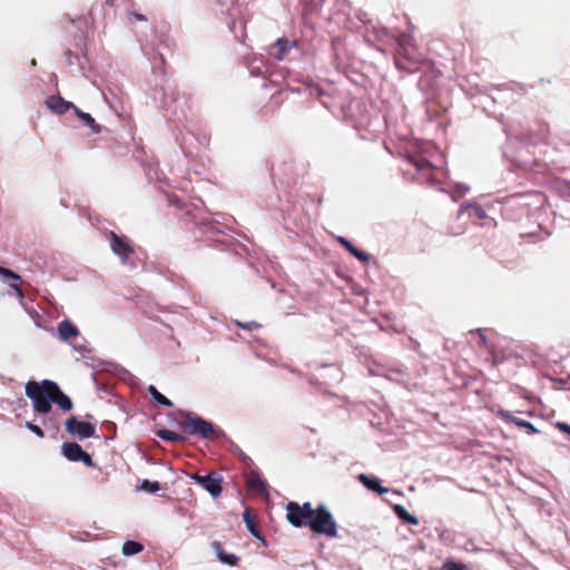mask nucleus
<instances>
[{"label": "nucleus", "mask_w": 570, "mask_h": 570, "mask_svg": "<svg viewBox=\"0 0 570 570\" xmlns=\"http://www.w3.org/2000/svg\"><path fill=\"white\" fill-rule=\"evenodd\" d=\"M498 415L504 420L505 422L508 423H513L515 424L519 428H524V424L527 423L525 420L523 419H520L518 416H514L510 411H507V410H499L498 411Z\"/></svg>", "instance_id": "4be33fe9"}, {"label": "nucleus", "mask_w": 570, "mask_h": 570, "mask_svg": "<svg viewBox=\"0 0 570 570\" xmlns=\"http://www.w3.org/2000/svg\"><path fill=\"white\" fill-rule=\"evenodd\" d=\"M481 340H482V342H484V343H485V337H484V335H481Z\"/></svg>", "instance_id": "58836bf2"}, {"label": "nucleus", "mask_w": 570, "mask_h": 570, "mask_svg": "<svg viewBox=\"0 0 570 570\" xmlns=\"http://www.w3.org/2000/svg\"><path fill=\"white\" fill-rule=\"evenodd\" d=\"M311 530L317 534H324L330 538L337 537V524L333 514L325 505L320 504L313 510L311 520L308 521Z\"/></svg>", "instance_id": "20e7f679"}, {"label": "nucleus", "mask_w": 570, "mask_h": 570, "mask_svg": "<svg viewBox=\"0 0 570 570\" xmlns=\"http://www.w3.org/2000/svg\"><path fill=\"white\" fill-rule=\"evenodd\" d=\"M358 480L365 488L379 494H384L389 491L387 488H384L380 484V481L376 478L368 476L367 474H360Z\"/></svg>", "instance_id": "4468645a"}, {"label": "nucleus", "mask_w": 570, "mask_h": 570, "mask_svg": "<svg viewBox=\"0 0 570 570\" xmlns=\"http://www.w3.org/2000/svg\"><path fill=\"white\" fill-rule=\"evenodd\" d=\"M183 431L189 435H200L204 439L216 441L224 435V431L203 417L188 413L180 422Z\"/></svg>", "instance_id": "7ed1b4c3"}, {"label": "nucleus", "mask_w": 570, "mask_h": 570, "mask_svg": "<svg viewBox=\"0 0 570 570\" xmlns=\"http://www.w3.org/2000/svg\"><path fill=\"white\" fill-rule=\"evenodd\" d=\"M441 570H470L469 567L462 562H458L452 558L444 561Z\"/></svg>", "instance_id": "393cba45"}, {"label": "nucleus", "mask_w": 570, "mask_h": 570, "mask_svg": "<svg viewBox=\"0 0 570 570\" xmlns=\"http://www.w3.org/2000/svg\"><path fill=\"white\" fill-rule=\"evenodd\" d=\"M58 334L60 340L69 341L72 337L78 336L79 331L70 321H62L58 324Z\"/></svg>", "instance_id": "ddd939ff"}, {"label": "nucleus", "mask_w": 570, "mask_h": 570, "mask_svg": "<svg viewBox=\"0 0 570 570\" xmlns=\"http://www.w3.org/2000/svg\"><path fill=\"white\" fill-rule=\"evenodd\" d=\"M465 232V227L462 225L459 226H446L443 234L445 236H459L462 235Z\"/></svg>", "instance_id": "bb28decb"}, {"label": "nucleus", "mask_w": 570, "mask_h": 570, "mask_svg": "<svg viewBox=\"0 0 570 570\" xmlns=\"http://www.w3.org/2000/svg\"><path fill=\"white\" fill-rule=\"evenodd\" d=\"M465 212H469L470 216H475L478 219H483L487 217L485 210L480 205L463 204L460 207L455 219H460Z\"/></svg>", "instance_id": "2eb2a0df"}, {"label": "nucleus", "mask_w": 570, "mask_h": 570, "mask_svg": "<svg viewBox=\"0 0 570 570\" xmlns=\"http://www.w3.org/2000/svg\"><path fill=\"white\" fill-rule=\"evenodd\" d=\"M116 0H106V3L110 7L115 6Z\"/></svg>", "instance_id": "c9c22d12"}, {"label": "nucleus", "mask_w": 570, "mask_h": 570, "mask_svg": "<svg viewBox=\"0 0 570 570\" xmlns=\"http://www.w3.org/2000/svg\"><path fill=\"white\" fill-rule=\"evenodd\" d=\"M212 549L215 551V553L220 562L226 563L232 567H235L238 564L239 558L235 554L226 553L224 551L220 542H218V541L212 542Z\"/></svg>", "instance_id": "9b49d317"}, {"label": "nucleus", "mask_w": 570, "mask_h": 570, "mask_svg": "<svg viewBox=\"0 0 570 570\" xmlns=\"http://www.w3.org/2000/svg\"><path fill=\"white\" fill-rule=\"evenodd\" d=\"M75 114L83 122L85 126L92 129L94 132H100V126L96 122L90 114L81 111L79 108L73 107Z\"/></svg>", "instance_id": "a211bd4d"}, {"label": "nucleus", "mask_w": 570, "mask_h": 570, "mask_svg": "<svg viewBox=\"0 0 570 570\" xmlns=\"http://www.w3.org/2000/svg\"><path fill=\"white\" fill-rule=\"evenodd\" d=\"M144 550V546L140 542L128 540L122 544V553L125 556H134Z\"/></svg>", "instance_id": "5701e85b"}, {"label": "nucleus", "mask_w": 570, "mask_h": 570, "mask_svg": "<svg viewBox=\"0 0 570 570\" xmlns=\"http://www.w3.org/2000/svg\"><path fill=\"white\" fill-rule=\"evenodd\" d=\"M24 393L32 401L33 411L38 414L49 413L52 407L51 402L63 411H71L73 407L70 397L60 390L56 382L50 380L27 382Z\"/></svg>", "instance_id": "f257e3e1"}, {"label": "nucleus", "mask_w": 570, "mask_h": 570, "mask_svg": "<svg viewBox=\"0 0 570 570\" xmlns=\"http://www.w3.org/2000/svg\"><path fill=\"white\" fill-rule=\"evenodd\" d=\"M292 45L288 40L279 38L274 45L275 52L273 53L274 58L277 60H283L285 56L288 53Z\"/></svg>", "instance_id": "6ab92c4d"}, {"label": "nucleus", "mask_w": 570, "mask_h": 570, "mask_svg": "<svg viewBox=\"0 0 570 570\" xmlns=\"http://www.w3.org/2000/svg\"><path fill=\"white\" fill-rule=\"evenodd\" d=\"M26 428L28 430H30L31 432H33L39 438H43L45 436V433H43L42 429L39 428L38 425L31 423V422H26Z\"/></svg>", "instance_id": "7c9ffc66"}, {"label": "nucleus", "mask_w": 570, "mask_h": 570, "mask_svg": "<svg viewBox=\"0 0 570 570\" xmlns=\"http://www.w3.org/2000/svg\"><path fill=\"white\" fill-rule=\"evenodd\" d=\"M243 519H244L247 530L257 539H263L259 533L257 519L255 515L252 514L250 509H245V511L243 513Z\"/></svg>", "instance_id": "f3484780"}, {"label": "nucleus", "mask_w": 570, "mask_h": 570, "mask_svg": "<svg viewBox=\"0 0 570 570\" xmlns=\"http://www.w3.org/2000/svg\"><path fill=\"white\" fill-rule=\"evenodd\" d=\"M236 325L238 327L247 330V331H253V330H257L261 327V324H258L257 322H248V323L236 322Z\"/></svg>", "instance_id": "c756f323"}, {"label": "nucleus", "mask_w": 570, "mask_h": 570, "mask_svg": "<svg viewBox=\"0 0 570 570\" xmlns=\"http://www.w3.org/2000/svg\"><path fill=\"white\" fill-rule=\"evenodd\" d=\"M109 240L112 253L119 256L122 261L128 259L129 256L134 254V248L127 237L119 236L115 232H110Z\"/></svg>", "instance_id": "6e6552de"}, {"label": "nucleus", "mask_w": 570, "mask_h": 570, "mask_svg": "<svg viewBox=\"0 0 570 570\" xmlns=\"http://www.w3.org/2000/svg\"><path fill=\"white\" fill-rule=\"evenodd\" d=\"M141 489L147 491V492L155 493V492H158L160 490V484L157 481L145 480L141 483Z\"/></svg>", "instance_id": "a878e982"}, {"label": "nucleus", "mask_w": 570, "mask_h": 570, "mask_svg": "<svg viewBox=\"0 0 570 570\" xmlns=\"http://www.w3.org/2000/svg\"><path fill=\"white\" fill-rule=\"evenodd\" d=\"M523 429H525V430L528 431V433H530V434H537V433H539V430H538V429H537L532 423H530V422H528V421H527V423L524 424V428H523Z\"/></svg>", "instance_id": "473e14b6"}, {"label": "nucleus", "mask_w": 570, "mask_h": 570, "mask_svg": "<svg viewBox=\"0 0 570 570\" xmlns=\"http://www.w3.org/2000/svg\"><path fill=\"white\" fill-rule=\"evenodd\" d=\"M134 17L136 18V20H139V21H145L146 20V17L140 14V13H134Z\"/></svg>", "instance_id": "f704fd0d"}, {"label": "nucleus", "mask_w": 570, "mask_h": 570, "mask_svg": "<svg viewBox=\"0 0 570 570\" xmlns=\"http://www.w3.org/2000/svg\"><path fill=\"white\" fill-rule=\"evenodd\" d=\"M190 478L202 485L213 498H218L222 493L223 476L213 471L206 475L194 473Z\"/></svg>", "instance_id": "423d86ee"}, {"label": "nucleus", "mask_w": 570, "mask_h": 570, "mask_svg": "<svg viewBox=\"0 0 570 570\" xmlns=\"http://www.w3.org/2000/svg\"><path fill=\"white\" fill-rule=\"evenodd\" d=\"M79 462H82L86 466L92 468L95 466V463L92 461V458L87 452L83 453L82 459H80Z\"/></svg>", "instance_id": "2f4dec72"}, {"label": "nucleus", "mask_w": 570, "mask_h": 570, "mask_svg": "<svg viewBox=\"0 0 570 570\" xmlns=\"http://www.w3.org/2000/svg\"><path fill=\"white\" fill-rule=\"evenodd\" d=\"M65 425L68 433L76 435L80 440L91 438L96 433V426L94 424L78 421L75 416H70Z\"/></svg>", "instance_id": "0eeeda50"}, {"label": "nucleus", "mask_w": 570, "mask_h": 570, "mask_svg": "<svg viewBox=\"0 0 570 570\" xmlns=\"http://www.w3.org/2000/svg\"><path fill=\"white\" fill-rule=\"evenodd\" d=\"M157 436L160 438L161 440L174 442V443L183 442L185 440V438L181 434L170 431V430H167V429L158 430Z\"/></svg>", "instance_id": "412c9836"}, {"label": "nucleus", "mask_w": 570, "mask_h": 570, "mask_svg": "<svg viewBox=\"0 0 570 570\" xmlns=\"http://www.w3.org/2000/svg\"><path fill=\"white\" fill-rule=\"evenodd\" d=\"M556 426H557L560 431H562V432H564V433L570 434V425H569V424H567V423H564V422H558V423L556 424Z\"/></svg>", "instance_id": "72a5a7b5"}, {"label": "nucleus", "mask_w": 570, "mask_h": 570, "mask_svg": "<svg viewBox=\"0 0 570 570\" xmlns=\"http://www.w3.org/2000/svg\"><path fill=\"white\" fill-rule=\"evenodd\" d=\"M246 487L256 492L264 493L266 492L267 484L261 476V474L256 471H250L246 476Z\"/></svg>", "instance_id": "9d476101"}, {"label": "nucleus", "mask_w": 570, "mask_h": 570, "mask_svg": "<svg viewBox=\"0 0 570 570\" xmlns=\"http://www.w3.org/2000/svg\"><path fill=\"white\" fill-rule=\"evenodd\" d=\"M338 242L341 245L344 246V248L346 250H348L354 257H356L361 262H363V263L370 262V255L367 253L362 252L358 248H356L348 239H346L344 237H340Z\"/></svg>", "instance_id": "dca6fc26"}, {"label": "nucleus", "mask_w": 570, "mask_h": 570, "mask_svg": "<svg viewBox=\"0 0 570 570\" xmlns=\"http://www.w3.org/2000/svg\"><path fill=\"white\" fill-rule=\"evenodd\" d=\"M394 511L397 514V517L401 518L402 520H404L405 522H407L410 524H414V525H416L419 523V520L416 519V517L410 514L403 507L395 505Z\"/></svg>", "instance_id": "b1692460"}, {"label": "nucleus", "mask_w": 570, "mask_h": 570, "mask_svg": "<svg viewBox=\"0 0 570 570\" xmlns=\"http://www.w3.org/2000/svg\"><path fill=\"white\" fill-rule=\"evenodd\" d=\"M10 287L14 291L16 296L18 297L19 302L22 304L24 301V293H23L21 286L18 283H11Z\"/></svg>", "instance_id": "c85d7f7f"}, {"label": "nucleus", "mask_w": 570, "mask_h": 570, "mask_svg": "<svg viewBox=\"0 0 570 570\" xmlns=\"http://www.w3.org/2000/svg\"><path fill=\"white\" fill-rule=\"evenodd\" d=\"M416 166H417L419 168H423V167H424V165H423V164H416Z\"/></svg>", "instance_id": "e433bc0d"}, {"label": "nucleus", "mask_w": 570, "mask_h": 570, "mask_svg": "<svg viewBox=\"0 0 570 570\" xmlns=\"http://www.w3.org/2000/svg\"><path fill=\"white\" fill-rule=\"evenodd\" d=\"M147 391L151 395V397L160 405L165 407H173V402L165 395H163L154 385H149Z\"/></svg>", "instance_id": "aec40b11"}, {"label": "nucleus", "mask_w": 570, "mask_h": 570, "mask_svg": "<svg viewBox=\"0 0 570 570\" xmlns=\"http://www.w3.org/2000/svg\"><path fill=\"white\" fill-rule=\"evenodd\" d=\"M313 510L309 502L301 505L297 502L291 501L286 504V519L296 528L308 527Z\"/></svg>", "instance_id": "39448f33"}, {"label": "nucleus", "mask_w": 570, "mask_h": 570, "mask_svg": "<svg viewBox=\"0 0 570 570\" xmlns=\"http://www.w3.org/2000/svg\"><path fill=\"white\" fill-rule=\"evenodd\" d=\"M0 275L14 281V283L21 279V276L19 274L2 266H0Z\"/></svg>", "instance_id": "cd10ccee"}, {"label": "nucleus", "mask_w": 570, "mask_h": 570, "mask_svg": "<svg viewBox=\"0 0 570 570\" xmlns=\"http://www.w3.org/2000/svg\"><path fill=\"white\" fill-rule=\"evenodd\" d=\"M394 61L397 69L412 73L421 68L425 58L411 38L402 37L397 40Z\"/></svg>", "instance_id": "f03ea898"}, {"label": "nucleus", "mask_w": 570, "mask_h": 570, "mask_svg": "<svg viewBox=\"0 0 570 570\" xmlns=\"http://www.w3.org/2000/svg\"><path fill=\"white\" fill-rule=\"evenodd\" d=\"M47 106L57 114H65L76 107L72 102L63 100L60 96H51L47 100Z\"/></svg>", "instance_id": "f8f14e48"}, {"label": "nucleus", "mask_w": 570, "mask_h": 570, "mask_svg": "<svg viewBox=\"0 0 570 570\" xmlns=\"http://www.w3.org/2000/svg\"><path fill=\"white\" fill-rule=\"evenodd\" d=\"M62 454L71 462H79L86 451L76 442H66L61 446Z\"/></svg>", "instance_id": "1a4fd4ad"}, {"label": "nucleus", "mask_w": 570, "mask_h": 570, "mask_svg": "<svg viewBox=\"0 0 570 570\" xmlns=\"http://www.w3.org/2000/svg\"><path fill=\"white\" fill-rule=\"evenodd\" d=\"M31 65L36 66V60L35 59L31 60Z\"/></svg>", "instance_id": "4c0bfd02"}]
</instances>
